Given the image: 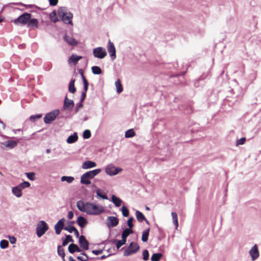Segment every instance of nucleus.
<instances>
[{
    "label": "nucleus",
    "mask_w": 261,
    "mask_h": 261,
    "mask_svg": "<svg viewBox=\"0 0 261 261\" xmlns=\"http://www.w3.org/2000/svg\"><path fill=\"white\" fill-rule=\"evenodd\" d=\"M105 212V207L100 204L92 202H87L86 214L89 215L97 216Z\"/></svg>",
    "instance_id": "1"
},
{
    "label": "nucleus",
    "mask_w": 261,
    "mask_h": 261,
    "mask_svg": "<svg viewBox=\"0 0 261 261\" xmlns=\"http://www.w3.org/2000/svg\"><path fill=\"white\" fill-rule=\"evenodd\" d=\"M58 16L66 24L73 25L72 18L73 14L66 7H60L58 11Z\"/></svg>",
    "instance_id": "2"
},
{
    "label": "nucleus",
    "mask_w": 261,
    "mask_h": 261,
    "mask_svg": "<svg viewBox=\"0 0 261 261\" xmlns=\"http://www.w3.org/2000/svg\"><path fill=\"white\" fill-rule=\"evenodd\" d=\"M100 169H96L86 172L81 177V182L86 185H89L91 184L90 179L93 178L95 176L101 172Z\"/></svg>",
    "instance_id": "3"
},
{
    "label": "nucleus",
    "mask_w": 261,
    "mask_h": 261,
    "mask_svg": "<svg viewBox=\"0 0 261 261\" xmlns=\"http://www.w3.org/2000/svg\"><path fill=\"white\" fill-rule=\"evenodd\" d=\"M48 229L47 224L43 220L39 221L36 227V233L38 238L42 237Z\"/></svg>",
    "instance_id": "4"
},
{
    "label": "nucleus",
    "mask_w": 261,
    "mask_h": 261,
    "mask_svg": "<svg viewBox=\"0 0 261 261\" xmlns=\"http://www.w3.org/2000/svg\"><path fill=\"white\" fill-rule=\"evenodd\" d=\"M31 18V14L28 13H24L19 16L17 19H15L13 22L16 24L24 25L27 24L28 21Z\"/></svg>",
    "instance_id": "5"
},
{
    "label": "nucleus",
    "mask_w": 261,
    "mask_h": 261,
    "mask_svg": "<svg viewBox=\"0 0 261 261\" xmlns=\"http://www.w3.org/2000/svg\"><path fill=\"white\" fill-rule=\"evenodd\" d=\"M122 170V168L116 167L112 164H109L105 168V172L110 176L116 175Z\"/></svg>",
    "instance_id": "6"
},
{
    "label": "nucleus",
    "mask_w": 261,
    "mask_h": 261,
    "mask_svg": "<svg viewBox=\"0 0 261 261\" xmlns=\"http://www.w3.org/2000/svg\"><path fill=\"white\" fill-rule=\"evenodd\" d=\"M59 110L58 109L55 110L49 113L46 114L44 117V122L46 124L51 123L59 114Z\"/></svg>",
    "instance_id": "7"
},
{
    "label": "nucleus",
    "mask_w": 261,
    "mask_h": 261,
    "mask_svg": "<svg viewBox=\"0 0 261 261\" xmlns=\"http://www.w3.org/2000/svg\"><path fill=\"white\" fill-rule=\"evenodd\" d=\"M140 249L139 246L134 242L130 243L129 245L124 250V256H129L134 253H136Z\"/></svg>",
    "instance_id": "8"
},
{
    "label": "nucleus",
    "mask_w": 261,
    "mask_h": 261,
    "mask_svg": "<svg viewBox=\"0 0 261 261\" xmlns=\"http://www.w3.org/2000/svg\"><path fill=\"white\" fill-rule=\"evenodd\" d=\"M106 49L102 47H96L93 50V55L94 57L98 59H103L107 56Z\"/></svg>",
    "instance_id": "9"
},
{
    "label": "nucleus",
    "mask_w": 261,
    "mask_h": 261,
    "mask_svg": "<svg viewBox=\"0 0 261 261\" xmlns=\"http://www.w3.org/2000/svg\"><path fill=\"white\" fill-rule=\"evenodd\" d=\"M119 223L118 219L114 216H109L106 219V224L109 228L116 226Z\"/></svg>",
    "instance_id": "10"
},
{
    "label": "nucleus",
    "mask_w": 261,
    "mask_h": 261,
    "mask_svg": "<svg viewBox=\"0 0 261 261\" xmlns=\"http://www.w3.org/2000/svg\"><path fill=\"white\" fill-rule=\"evenodd\" d=\"M65 221V219L62 218L55 224V229L57 234H60L62 230L64 229V224Z\"/></svg>",
    "instance_id": "11"
},
{
    "label": "nucleus",
    "mask_w": 261,
    "mask_h": 261,
    "mask_svg": "<svg viewBox=\"0 0 261 261\" xmlns=\"http://www.w3.org/2000/svg\"><path fill=\"white\" fill-rule=\"evenodd\" d=\"M108 51L110 54V57L113 60L116 58V49L114 44L109 40L108 45Z\"/></svg>",
    "instance_id": "12"
},
{
    "label": "nucleus",
    "mask_w": 261,
    "mask_h": 261,
    "mask_svg": "<svg viewBox=\"0 0 261 261\" xmlns=\"http://www.w3.org/2000/svg\"><path fill=\"white\" fill-rule=\"evenodd\" d=\"M79 244L80 247L84 250H87L89 249V242L84 236H81L79 238Z\"/></svg>",
    "instance_id": "13"
},
{
    "label": "nucleus",
    "mask_w": 261,
    "mask_h": 261,
    "mask_svg": "<svg viewBox=\"0 0 261 261\" xmlns=\"http://www.w3.org/2000/svg\"><path fill=\"white\" fill-rule=\"evenodd\" d=\"M74 106V102L72 100H70L68 99L67 96L65 97L64 101V106L63 109L64 110H71Z\"/></svg>",
    "instance_id": "14"
},
{
    "label": "nucleus",
    "mask_w": 261,
    "mask_h": 261,
    "mask_svg": "<svg viewBox=\"0 0 261 261\" xmlns=\"http://www.w3.org/2000/svg\"><path fill=\"white\" fill-rule=\"evenodd\" d=\"M252 260H255L259 256L256 245H254L249 251Z\"/></svg>",
    "instance_id": "15"
},
{
    "label": "nucleus",
    "mask_w": 261,
    "mask_h": 261,
    "mask_svg": "<svg viewBox=\"0 0 261 261\" xmlns=\"http://www.w3.org/2000/svg\"><path fill=\"white\" fill-rule=\"evenodd\" d=\"M96 166V164L91 161H86L82 163V167L84 169L92 168Z\"/></svg>",
    "instance_id": "16"
},
{
    "label": "nucleus",
    "mask_w": 261,
    "mask_h": 261,
    "mask_svg": "<svg viewBox=\"0 0 261 261\" xmlns=\"http://www.w3.org/2000/svg\"><path fill=\"white\" fill-rule=\"evenodd\" d=\"M64 40L68 44L71 46H75L77 44L78 42L72 37L68 35H65L64 37Z\"/></svg>",
    "instance_id": "17"
},
{
    "label": "nucleus",
    "mask_w": 261,
    "mask_h": 261,
    "mask_svg": "<svg viewBox=\"0 0 261 261\" xmlns=\"http://www.w3.org/2000/svg\"><path fill=\"white\" fill-rule=\"evenodd\" d=\"M82 59V57L80 56H77L76 55H72L68 60V62L69 64H73L75 65L78 61Z\"/></svg>",
    "instance_id": "18"
},
{
    "label": "nucleus",
    "mask_w": 261,
    "mask_h": 261,
    "mask_svg": "<svg viewBox=\"0 0 261 261\" xmlns=\"http://www.w3.org/2000/svg\"><path fill=\"white\" fill-rule=\"evenodd\" d=\"M76 206L77 208L81 212L86 213L87 202L85 203L83 201L79 200L77 202Z\"/></svg>",
    "instance_id": "19"
},
{
    "label": "nucleus",
    "mask_w": 261,
    "mask_h": 261,
    "mask_svg": "<svg viewBox=\"0 0 261 261\" xmlns=\"http://www.w3.org/2000/svg\"><path fill=\"white\" fill-rule=\"evenodd\" d=\"M77 224L81 227L84 228L87 224L88 222L86 218L83 216H79L76 220Z\"/></svg>",
    "instance_id": "20"
},
{
    "label": "nucleus",
    "mask_w": 261,
    "mask_h": 261,
    "mask_svg": "<svg viewBox=\"0 0 261 261\" xmlns=\"http://www.w3.org/2000/svg\"><path fill=\"white\" fill-rule=\"evenodd\" d=\"M22 189L18 186L14 187L12 189V192L16 197H20L22 196Z\"/></svg>",
    "instance_id": "21"
},
{
    "label": "nucleus",
    "mask_w": 261,
    "mask_h": 261,
    "mask_svg": "<svg viewBox=\"0 0 261 261\" xmlns=\"http://www.w3.org/2000/svg\"><path fill=\"white\" fill-rule=\"evenodd\" d=\"M68 251L70 253H73L75 252H81V249L77 245L72 243L68 246Z\"/></svg>",
    "instance_id": "22"
},
{
    "label": "nucleus",
    "mask_w": 261,
    "mask_h": 261,
    "mask_svg": "<svg viewBox=\"0 0 261 261\" xmlns=\"http://www.w3.org/2000/svg\"><path fill=\"white\" fill-rule=\"evenodd\" d=\"M17 144L18 142L16 141H7L3 144L6 147L12 149L16 147Z\"/></svg>",
    "instance_id": "23"
},
{
    "label": "nucleus",
    "mask_w": 261,
    "mask_h": 261,
    "mask_svg": "<svg viewBox=\"0 0 261 261\" xmlns=\"http://www.w3.org/2000/svg\"><path fill=\"white\" fill-rule=\"evenodd\" d=\"M78 139V136L76 133H74L73 135L69 136L67 139L66 142L68 144H72L75 142Z\"/></svg>",
    "instance_id": "24"
},
{
    "label": "nucleus",
    "mask_w": 261,
    "mask_h": 261,
    "mask_svg": "<svg viewBox=\"0 0 261 261\" xmlns=\"http://www.w3.org/2000/svg\"><path fill=\"white\" fill-rule=\"evenodd\" d=\"M111 199L112 201L116 207H119L122 203V200L114 195L112 196Z\"/></svg>",
    "instance_id": "25"
},
{
    "label": "nucleus",
    "mask_w": 261,
    "mask_h": 261,
    "mask_svg": "<svg viewBox=\"0 0 261 261\" xmlns=\"http://www.w3.org/2000/svg\"><path fill=\"white\" fill-rule=\"evenodd\" d=\"M133 233V231L130 228H125L122 233L121 237L122 239L126 240L127 237L130 234Z\"/></svg>",
    "instance_id": "26"
},
{
    "label": "nucleus",
    "mask_w": 261,
    "mask_h": 261,
    "mask_svg": "<svg viewBox=\"0 0 261 261\" xmlns=\"http://www.w3.org/2000/svg\"><path fill=\"white\" fill-rule=\"evenodd\" d=\"M80 73H81V75L82 79V80L83 82V84H84V92H85V93H86V92L88 88L89 83H88V81L85 77L83 71L81 70Z\"/></svg>",
    "instance_id": "27"
},
{
    "label": "nucleus",
    "mask_w": 261,
    "mask_h": 261,
    "mask_svg": "<svg viewBox=\"0 0 261 261\" xmlns=\"http://www.w3.org/2000/svg\"><path fill=\"white\" fill-rule=\"evenodd\" d=\"M75 81V79H71L69 84L68 90L71 93H74L76 91V88L74 86Z\"/></svg>",
    "instance_id": "28"
},
{
    "label": "nucleus",
    "mask_w": 261,
    "mask_h": 261,
    "mask_svg": "<svg viewBox=\"0 0 261 261\" xmlns=\"http://www.w3.org/2000/svg\"><path fill=\"white\" fill-rule=\"evenodd\" d=\"M28 27H34L36 28H38V21L37 19L33 18L31 19L28 21Z\"/></svg>",
    "instance_id": "29"
},
{
    "label": "nucleus",
    "mask_w": 261,
    "mask_h": 261,
    "mask_svg": "<svg viewBox=\"0 0 261 261\" xmlns=\"http://www.w3.org/2000/svg\"><path fill=\"white\" fill-rule=\"evenodd\" d=\"M149 228H148L143 231L141 238V240L143 242H146L147 241L149 234Z\"/></svg>",
    "instance_id": "30"
},
{
    "label": "nucleus",
    "mask_w": 261,
    "mask_h": 261,
    "mask_svg": "<svg viewBox=\"0 0 261 261\" xmlns=\"http://www.w3.org/2000/svg\"><path fill=\"white\" fill-rule=\"evenodd\" d=\"M58 254L59 256H61L63 261H65V253L64 249L60 245H59L57 248Z\"/></svg>",
    "instance_id": "31"
},
{
    "label": "nucleus",
    "mask_w": 261,
    "mask_h": 261,
    "mask_svg": "<svg viewBox=\"0 0 261 261\" xmlns=\"http://www.w3.org/2000/svg\"><path fill=\"white\" fill-rule=\"evenodd\" d=\"M126 240L122 239V240H114L113 243L116 244L117 249L120 248L123 245L126 243Z\"/></svg>",
    "instance_id": "32"
},
{
    "label": "nucleus",
    "mask_w": 261,
    "mask_h": 261,
    "mask_svg": "<svg viewBox=\"0 0 261 261\" xmlns=\"http://www.w3.org/2000/svg\"><path fill=\"white\" fill-rule=\"evenodd\" d=\"M115 85L116 87L117 92L118 93H121L123 91L122 86L121 85L120 80L118 79L115 83Z\"/></svg>",
    "instance_id": "33"
},
{
    "label": "nucleus",
    "mask_w": 261,
    "mask_h": 261,
    "mask_svg": "<svg viewBox=\"0 0 261 261\" xmlns=\"http://www.w3.org/2000/svg\"><path fill=\"white\" fill-rule=\"evenodd\" d=\"M136 216L137 220L139 222H142L143 221H144V219H145V217L144 215L139 211H136Z\"/></svg>",
    "instance_id": "34"
},
{
    "label": "nucleus",
    "mask_w": 261,
    "mask_h": 261,
    "mask_svg": "<svg viewBox=\"0 0 261 261\" xmlns=\"http://www.w3.org/2000/svg\"><path fill=\"white\" fill-rule=\"evenodd\" d=\"M49 17L50 20L55 23L59 21V20L58 17L57 16V12L55 10L51 12V13L50 14Z\"/></svg>",
    "instance_id": "35"
},
{
    "label": "nucleus",
    "mask_w": 261,
    "mask_h": 261,
    "mask_svg": "<svg viewBox=\"0 0 261 261\" xmlns=\"http://www.w3.org/2000/svg\"><path fill=\"white\" fill-rule=\"evenodd\" d=\"M163 255L161 253H153L151 256V261H159Z\"/></svg>",
    "instance_id": "36"
},
{
    "label": "nucleus",
    "mask_w": 261,
    "mask_h": 261,
    "mask_svg": "<svg viewBox=\"0 0 261 261\" xmlns=\"http://www.w3.org/2000/svg\"><path fill=\"white\" fill-rule=\"evenodd\" d=\"M136 134L133 129H129L125 132V137L126 138H132L135 136Z\"/></svg>",
    "instance_id": "37"
},
{
    "label": "nucleus",
    "mask_w": 261,
    "mask_h": 261,
    "mask_svg": "<svg viewBox=\"0 0 261 261\" xmlns=\"http://www.w3.org/2000/svg\"><path fill=\"white\" fill-rule=\"evenodd\" d=\"M73 242V240L70 235H66V238L63 241L62 246H65L69 242Z\"/></svg>",
    "instance_id": "38"
},
{
    "label": "nucleus",
    "mask_w": 261,
    "mask_h": 261,
    "mask_svg": "<svg viewBox=\"0 0 261 261\" xmlns=\"http://www.w3.org/2000/svg\"><path fill=\"white\" fill-rule=\"evenodd\" d=\"M74 178L72 176H63L61 177V181H66L68 183L70 184L73 182Z\"/></svg>",
    "instance_id": "39"
},
{
    "label": "nucleus",
    "mask_w": 261,
    "mask_h": 261,
    "mask_svg": "<svg viewBox=\"0 0 261 261\" xmlns=\"http://www.w3.org/2000/svg\"><path fill=\"white\" fill-rule=\"evenodd\" d=\"M91 69L92 73L94 74H100L102 72L100 68L97 66L92 67Z\"/></svg>",
    "instance_id": "40"
},
{
    "label": "nucleus",
    "mask_w": 261,
    "mask_h": 261,
    "mask_svg": "<svg viewBox=\"0 0 261 261\" xmlns=\"http://www.w3.org/2000/svg\"><path fill=\"white\" fill-rule=\"evenodd\" d=\"M9 243L6 240H2L0 242V247L1 249H4L8 247Z\"/></svg>",
    "instance_id": "41"
},
{
    "label": "nucleus",
    "mask_w": 261,
    "mask_h": 261,
    "mask_svg": "<svg viewBox=\"0 0 261 261\" xmlns=\"http://www.w3.org/2000/svg\"><path fill=\"white\" fill-rule=\"evenodd\" d=\"M102 190L101 189H97L96 190L97 196L103 199H108V197L106 195L101 194Z\"/></svg>",
    "instance_id": "42"
},
{
    "label": "nucleus",
    "mask_w": 261,
    "mask_h": 261,
    "mask_svg": "<svg viewBox=\"0 0 261 261\" xmlns=\"http://www.w3.org/2000/svg\"><path fill=\"white\" fill-rule=\"evenodd\" d=\"M81 254L83 255V256H77V259L81 261H88L89 257L86 253L85 252H82Z\"/></svg>",
    "instance_id": "43"
},
{
    "label": "nucleus",
    "mask_w": 261,
    "mask_h": 261,
    "mask_svg": "<svg viewBox=\"0 0 261 261\" xmlns=\"http://www.w3.org/2000/svg\"><path fill=\"white\" fill-rule=\"evenodd\" d=\"M121 211L124 217H126L129 216V211L126 206H123L121 207Z\"/></svg>",
    "instance_id": "44"
},
{
    "label": "nucleus",
    "mask_w": 261,
    "mask_h": 261,
    "mask_svg": "<svg viewBox=\"0 0 261 261\" xmlns=\"http://www.w3.org/2000/svg\"><path fill=\"white\" fill-rule=\"evenodd\" d=\"M30 184L28 181H23V182L20 184L18 186L22 190L25 189V188H29L30 187Z\"/></svg>",
    "instance_id": "45"
},
{
    "label": "nucleus",
    "mask_w": 261,
    "mask_h": 261,
    "mask_svg": "<svg viewBox=\"0 0 261 261\" xmlns=\"http://www.w3.org/2000/svg\"><path fill=\"white\" fill-rule=\"evenodd\" d=\"M91 136V132L89 129L85 130L83 134V137L84 139H89Z\"/></svg>",
    "instance_id": "46"
},
{
    "label": "nucleus",
    "mask_w": 261,
    "mask_h": 261,
    "mask_svg": "<svg viewBox=\"0 0 261 261\" xmlns=\"http://www.w3.org/2000/svg\"><path fill=\"white\" fill-rule=\"evenodd\" d=\"M143 259L144 260H147L149 259V252L147 250H144L142 253Z\"/></svg>",
    "instance_id": "47"
},
{
    "label": "nucleus",
    "mask_w": 261,
    "mask_h": 261,
    "mask_svg": "<svg viewBox=\"0 0 261 261\" xmlns=\"http://www.w3.org/2000/svg\"><path fill=\"white\" fill-rule=\"evenodd\" d=\"M42 117V114H37L35 115H32L30 117V120L34 122L36 119H39Z\"/></svg>",
    "instance_id": "48"
},
{
    "label": "nucleus",
    "mask_w": 261,
    "mask_h": 261,
    "mask_svg": "<svg viewBox=\"0 0 261 261\" xmlns=\"http://www.w3.org/2000/svg\"><path fill=\"white\" fill-rule=\"evenodd\" d=\"M25 174L27 176V177L31 180H35V174L34 172H28L25 173Z\"/></svg>",
    "instance_id": "49"
},
{
    "label": "nucleus",
    "mask_w": 261,
    "mask_h": 261,
    "mask_svg": "<svg viewBox=\"0 0 261 261\" xmlns=\"http://www.w3.org/2000/svg\"><path fill=\"white\" fill-rule=\"evenodd\" d=\"M75 228V227L70 225H69L68 226L64 227V229L68 231L69 233L73 232Z\"/></svg>",
    "instance_id": "50"
},
{
    "label": "nucleus",
    "mask_w": 261,
    "mask_h": 261,
    "mask_svg": "<svg viewBox=\"0 0 261 261\" xmlns=\"http://www.w3.org/2000/svg\"><path fill=\"white\" fill-rule=\"evenodd\" d=\"M134 219L133 217H130L129 218L127 221V224L128 225V226L129 227L128 228H130L131 229L133 226H134V225L133 224V221H134Z\"/></svg>",
    "instance_id": "51"
},
{
    "label": "nucleus",
    "mask_w": 261,
    "mask_h": 261,
    "mask_svg": "<svg viewBox=\"0 0 261 261\" xmlns=\"http://www.w3.org/2000/svg\"><path fill=\"white\" fill-rule=\"evenodd\" d=\"M245 141H246V138H242L237 141L236 145L238 146L240 145H243L245 143Z\"/></svg>",
    "instance_id": "52"
},
{
    "label": "nucleus",
    "mask_w": 261,
    "mask_h": 261,
    "mask_svg": "<svg viewBox=\"0 0 261 261\" xmlns=\"http://www.w3.org/2000/svg\"><path fill=\"white\" fill-rule=\"evenodd\" d=\"M8 239H9V240L11 244H14L16 243V238L14 236H8Z\"/></svg>",
    "instance_id": "53"
},
{
    "label": "nucleus",
    "mask_w": 261,
    "mask_h": 261,
    "mask_svg": "<svg viewBox=\"0 0 261 261\" xmlns=\"http://www.w3.org/2000/svg\"><path fill=\"white\" fill-rule=\"evenodd\" d=\"M83 107V104H82V102H79V103H77L76 106V108H75V113H77L79 111V109H81V108Z\"/></svg>",
    "instance_id": "54"
},
{
    "label": "nucleus",
    "mask_w": 261,
    "mask_h": 261,
    "mask_svg": "<svg viewBox=\"0 0 261 261\" xmlns=\"http://www.w3.org/2000/svg\"><path fill=\"white\" fill-rule=\"evenodd\" d=\"M92 252L95 255H99L102 253V250H93Z\"/></svg>",
    "instance_id": "55"
},
{
    "label": "nucleus",
    "mask_w": 261,
    "mask_h": 261,
    "mask_svg": "<svg viewBox=\"0 0 261 261\" xmlns=\"http://www.w3.org/2000/svg\"><path fill=\"white\" fill-rule=\"evenodd\" d=\"M49 4L51 6H56L58 2V0H49Z\"/></svg>",
    "instance_id": "56"
},
{
    "label": "nucleus",
    "mask_w": 261,
    "mask_h": 261,
    "mask_svg": "<svg viewBox=\"0 0 261 261\" xmlns=\"http://www.w3.org/2000/svg\"><path fill=\"white\" fill-rule=\"evenodd\" d=\"M85 97H86L85 92H82L81 96L80 102H83V101L84 100Z\"/></svg>",
    "instance_id": "57"
},
{
    "label": "nucleus",
    "mask_w": 261,
    "mask_h": 261,
    "mask_svg": "<svg viewBox=\"0 0 261 261\" xmlns=\"http://www.w3.org/2000/svg\"><path fill=\"white\" fill-rule=\"evenodd\" d=\"M67 217H68V218L69 219H72L73 217V213L71 211H69L68 213V215H67Z\"/></svg>",
    "instance_id": "58"
},
{
    "label": "nucleus",
    "mask_w": 261,
    "mask_h": 261,
    "mask_svg": "<svg viewBox=\"0 0 261 261\" xmlns=\"http://www.w3.org/2000/svg\"><path fill=\"white\" fill-rule=\"evenodd\" d=\"M171 215L172 217V220L177 219V215L175 212H172Z\"/></svg>",
    "instance_id": "59"
},
{
    "label": "nucleus",
    "mask_w": 261,
    "mask_h": 261,
    "mask_svg": "<svg viewBox=\"0 0 261 261\" xmlns=\"http://www.w3.org/2000/svg\"><path fill=\"white\" fill-rule=\"evenodd\" d=\"M73 232L74 233V234L75 235L76 238L79 237V232L76 228H75Z\"/></svg>",
    "instance_id": "60"
},
{
    "label": "nucleus",
    "mask_w": 261,
    "mask_h": 261,
    "mask_svg": "<svg viewBox=\"0 0 261 261\" xmlns=\"http://www.w3.org/2000/svg\"><path fill=\"white\" fill-rule=\"evenodd\" d=\"M173 223L174 224V225L175 226L176 228H177L178 227V220H177V219H176V220H173Z\"/></svg>",
    "instance_id": "61"
},
{
    "label": "nucleus",
    "mask_w": 261,
    "mask_h": 261,
    "mask_svg": "<svg viewBox=\"0 0 261 261\" xmlns=\"http://www.w3.org/2000/svg\"><path fill=\"white\" fill-rule=\"evenodd\" d=\"M21 130H22V129H20V128H19V129H13V132L15 134H16V133H17V132H20V131H21Z\"/></svg>",
    "instance_id": "62"
},
{
    "label": "nucleus",
    "mask_w": 261,
    "mask_h": 261,
    "mask_svg": "<svg viewBox=\"0 0 261 261\" xmlns=\"http://www.w3.org/2000/svg\"><path fill=\"white\" fill-rule=\"evenodd\" d=\"M69 261H76L72 256H70L69 257Z\"/></svg>",
    "instance_id": "63"
},
{
    "label": "nucleus",
    "mask_w": 261,
    "mask_h": 261,
    "mask_svg": "<svg viewBox=\"0 0 261 261\" xmlns=\"http://www.w3.org/2000/svg\"><path fill=\"white\" fill-rule=\"evenodd\" d=\"M106 257H107V256L106 255H103L101 256L100 258L101 259H103L106 258Z\"/></svg>",
    "instance_id": "64"
}]
</instances>
